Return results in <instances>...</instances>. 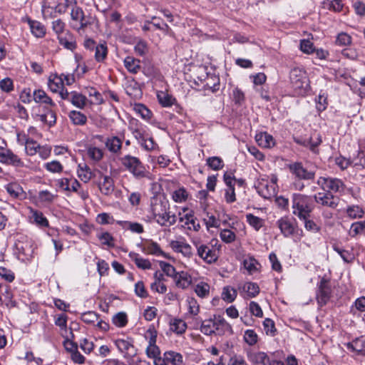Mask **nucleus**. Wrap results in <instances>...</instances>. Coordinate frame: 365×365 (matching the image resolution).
<instances>
[{
  "label": "nucleus",
  "instance_id": "nucleus-1",
  "mask_svg": "<svg viewBox=\"0 0 365 365\" xmlns=\"http://www.w3.org/2000/svg\"><path fill=\"white\" fill-rule=\"evenodd\" d=\"M150 212L153 219L161 227H170L177 222V217L171 214L168 200L162 195H155L150 199Z\"/></svg>",
  "mask_w": 365,
  "mask_h": 365
},
{
  "label": "nucleus",
  "instance_id": "nucleus-2",
  "mask_svg": "<svg viewBox=\"0 0 365 365\" xmlns=\"http://www.w3.org/2000/svg\"><path fill=\"white\" fill-rule=\"evenodd\" d=\"M292 213L299 219L310 217L314 210V204L310 196L294 193L292 198Z\"/></svg>",
  "mask_w": 365,
  "mask_h": 365
},
{
  "label": "nucleus",
  "instance_id": "nucleus-3",
  "mask_svg": "<svg viewBox=\"0 0 365 365\" xmlns=\"http://www.w3.org/2000/svg\"><path fill=\"white\" fill-rule=\"evenodd\" d=\"M120 164L136 179L149 178L150 172L145 168L141 160L131 155H125L119 158Z\"/></svg>",
  "mask_w": 365,
  "mask_h": 365
},
{
  "label": "nucleus",
  "instance_id": "nucleus-4",
  "mask_svg": "<svg viewBox=\"0 0 365 365\" xmlns=\"http://www.w3.org/2000/svg\"><path fill=\"white\" fill-rule=\"evenodd\" d=\"M71 16L72 19V27L78 32L84 31L85 29L91 24V18L86 16L83 9L77 6L71 9Z\"/></svg>",
  "mask_w": 365,
  "mask_h": 365
},
{
  "label": "nucleus",
  "instance_id": "nucleus-5",
  "mask_svg": "<svg viewBox=\"0 0 365 365\" xmlns=\"http://www.w3.org/2000/svg\"><path fill=\"white\" fill-rule=\"evenodd\" d=\"M317 182L325 192H340L344 190L343 182L338 178L320 177Z\"/></svg>",
  "mask_w": 365,
  "mask_h": 365
},
{
  "label": "nucleus",
  "instance_id": "nucleus-6",
  "mask_svg": "<svg viewBox=\"0 0 365 365\" xmlns=\"http://www.w3.org/2000/svg\"><path fill=\"white\" fill-rule=\"evenodd\" d=\"M290 173L298 180H312L315 178V173L308 170L302 165V163L294 162L288 165Z\"/></svg>",
  "mask_w": 365,
  "mask_h": 365
},
{
  "label": "nucleus",
  "instance_id": "nucleus-7",
  "mask_svg": "<svg viewBox=\"0 0 365 365\" xmlns=\"http://www.w3.org/2000/svg\"><path fill=\"white\" fill-rule=\"evenodd\" d=\"M182 355L173 351H165L161 358L155 359V365H182Z\"/></svg>",
  "mask_w": 365,
  "mask_h": 365
},
{
  "label": "nucleus",
  "instance_id": "nucleus-8",
  "mask_svg": "<svg viewBox=\"0 0 365 365\" xmlns=\"http://www.w3.org/2000/svg\"><path fill=\"white\" fill-rule=\"evenodd\" d=\"M314 198L318 205L332 209L336 208L339 202V198L330 192H319Z\"/></svg>",
  "mask_w": 365,
  "mask_h": 365
},
{
  "label": "nucleus",
  "instance_id": "nucleus-9",
  "mask_svg": "<svg viewBox=\"0 0 365 365\" xmlns=\"http://www.w3.org/2000/svg\"><path fill=\"white\" fill-rule=\"evenodd\" d=\"M331 293V289L328 281L323 278L320 281L317 293V302L320 307L325 305L329 302Z\"/></svg>",
  "mask_w": 365,
  "mask_h": 365
},
{
  "label": "nucleus",
  "instance_id": "nucleus-10",
  "mask_svg": "<svg viewBox=\"0 0 365 365\" xmlns=\"http://www.w3.org/2000/svg\"><path fill=\"white\" fill-rule=\"evenodd\" d=\"M257 189L259 195L265 199L272 198L276 194V179H272L270 183L267 180H262L259 182Z\"/></svg>",
  "mask_w": 365,
  "mask_h": 365
},
{
  "label": "nucleus",
  "instance_id": "nucleus-11",
  "mask_svg": "<svg viewBox=\"0 0 365 365\" xmlns=\"http://www.w3.org/2000/svg\"><path fill=\"white\" fill-rule=\"evenodd\" d=\"M179 216V222L182 227L194 231H198L200 230V225L196 222V218L192 211H189L182 216H181V213L180 212Z\"/></svg>",
  "mask_w": 365,
  "mask_h": 365
},
{
  "label": "nucleus",
  "instance_id": "nucleus-12",
  "mask_svg": "<svg viewBox=\"0 0 365 365\" xmlns=\"http://www.w3.org/2000/svg\"><path fill=\"white\" fill-rule=\"evenodd\" d=\"M197 251L198 256L204 259L207 263H212L217 259L215 251L211 250L206 245L200 244L197 242H194Z\"/></svg>",
  "mask_w": 365,
  "mask_h": 365
},
{
  "label": "nucleus",
  "instance_id": "nucleus-13",
  "mask_svg": "<svg viewBox=\"0 0 365 365\" xmlns=\"http://www.w3.org/2000/svg\"><path fill=\"white\" fill-rule=\"evenodd\" d=\"M289 78L292 87L296 90L303 88L307 83L305 73L298 68L291 70Z\"/></svg>",
  "mask_w": 365,
  "mask_h": 365
},
{
  "label": "nucleus",
  "instance_id": "nucleus-14",
  "mask_svg": "<svg viewBox=\"0 0 365 365\" xmlns=\"http://www.w3.org/2000/svg\"><path fill=\"white\" fill-rule=\"evenodd\" d=\"M0 163L17 167L24 166L22 160L10 150H6L0 153Z\"/></svg>",
  "mask_w": 365,
  "mask_h": 365
},
{
  "label": "nucleus",
  "instance_id": "nucleus-15",
  "mask_svg": "<svg viewBox=\"0 0 365 365\" xmlns=\"http://www.w3.org/2000/svg\"><path fill=\"white\" fill-rule=\"evenodd\" d=\"M282 234L288 237L293 235L295 227L291 220L287 217H282L277 222Z\"/></svg>",
  "mask_w": 365,
  "mask_h": 365
},
{
  "label": "nucleus",
  "instance_id": "nucleus-16",
  "mask_svg": "<svg viewBox=\"0 0 365 365\" xmlns=\"http://www.w3.org/2000/svg\"><path fill=\"white\" fill-rule=\"evenodd\" d=\"M170 247L175 252H180L185 257H190L192 255L191 246L184 242L173 240L170 242Z\"/></svg>",
  "mask_w": 365,
  "mask_h": 365
},
{
  "label": "nucleus",
  "instance_id": "nucleus-17",
  "mask_svg": "<svg viewBox=\"0 0 365 365\" xmlns=\"http://www.w3.org/2000/svg\"><path fill=\"white\" fill-rule=\"evenodd\" d=\"M115 344L118 350L130 357L135 355V349L132 343L128 340L118 339L115 340Z\"/></svg>",
  "mask_w": 365,
  "mask_h": 365
},
{
  "label": "nucleus",
  "instance_id": "nucleus-18",
  "mask_svg": "<svg viewBox=\"0 0 365 365\" xmlns=\"http://www.w3.org/2000/svg\"><path fill=\"white\" fill-rule=\"evenodd\" d=\"M58 40L59 43L68 50L73 51L76 48V39L69 31H66L64 36H59Z\"/></svg>",
  "mask_w": 365,
  "mask_h": 365
},
{
  "label": "nucleus",
  "instance_id": "nucleus-19",
  "mask_svg": "<svg viewBox=\"0 0 365 365\" xmlns=\"http://www.w3.org/2000/svg\"><path fill=\"white\" fill-rule=\"evenodd\" d=\"M103 179L102 182L98 183V187L103 195H110L114 191V182L113 178L108 175H103L101 174Z\"/></svg>",
  "mask_w": 365,
  "mask_h": 365
},
{
  "label": "nucleus",
  "instance_id": "nucleus-20",
  "mask_svg": "<svg viewBox=\"0 0 365 365\" xmlns=\"http://www.w3.org/2000/svg\"><path fill=\"white\" fill-rule=\"evenodd\" d=\"M215 334L223 335L225 333L232 334L231 325L222 317H215Z\"/></svg>",
  "mask_w": 365,
  "mask_h": 365
},
{
  "label": "nucleus",
  "instance_id": "nucleus-21",
  "mask_svg": "<svg viewBox=\"0 0 365 365\" xmlns=\"http://www.w3.org/2000/svg\"><path fill=\"white\" fill-rule=\"evenodd\" d=\"M156 335H151L149 340V345L146 349V354L149 358L153 359L154 364L155 365V359L161 358L160 351L158 346L155 344Z\"/></svg>",
  "mask_w": 365,
  "mask_h": 365
},
{
  "label": "nucleus",
  "instance_id": "nucleus-22",
  "mask_svg": "<svg viewBox=\"0 0 365 365\" xmlns=\"http://www.w3.org/2000/svg\"><path fill=\"white\" fill-rule=\"evenodd\" d=\"M247 357L252 363L257 365H267L269 361L267 354L262 351L250 352Z\"/></svg>",
  "mask_w": 365,
  "mask_h": 365
},
{
  "label": "nucleus",
  "instance_id": "nucleus-23",
  "mask_svg": "<svg viewBox=\"0 0 365 365\" xmlns=\"http://www.w3.org/2000/svg\"><path fill=\"white\" fill-rule=\"evenodd\" d=\"M48 86L53 93L58 92L63 87L62 76L51 74L48 80Z\"/></svg>",
  "mask_w": 365,
  "mask_h": 365
},
{
  "label": "nucleus",
  "instance_id": "nucleus-24",
  "mask_svg": "<svg viewBox=\"0 0 365 365\" xmlns=\"http://www.w3.org/2000/svg\"><path fill=\"white\" fill-rule=\"evenodd\" d=\"M348 349L359 354H365V336H361L347 344Z\"/></svg>",
  "mask_w": 365,
  "mask_h": 365
},
{
  "label": "nucleus",
  "instance_id": "nucleus-25",
  "mask_svg": "<svg viewBox=\"0 0 365 365\" xmlns=\"http://www.w3.org/2000/svg\"><path fill=\"white\" fill-rule=\"evenodd\" d=\"M173 279L175 282L176 286L181 289H186L191 284L190 276L184 272H178Z\"/></svg>",
  "mask_w": 365,
  "mask_h": 365
},
{
  "label": "nucleus",
  "instance_id": "nucleus-26",
  "mask_svg": "<svg viewBox=\"0 0 365 365\" xmlns=\"http://www.w3.org/2000/svg\"><path fill=\"white\" fill-rule=\"evenodd\" d=\"M200 331L207 336L215 334V317L213 319H209L202 321L200 326Z\"/></svg>",
  "mask_w": 365,
  "mask_h": 365
},
{
  "label": "nucleus",
  "instance_id": "nucleus-27",
  "mask_svg": "<svg viewBox=\"0 0 365 365\" xmlns=\"http://www.w3.org/2000/svg\"><path fill=\"white\" fill-rule=\"evenodd\" d=\"M105 145L110 152L118 153L122 148V141L119 138L113 136L108 138L105 142Z\"/></svg>",
  "mask_w": 365,
  "mask_h": 365
},
{
  "label": "nucleus",
  "instance_id": "nucleus-28",
  "mask_svg": "<svg viewBox=\"0 0 365 365\" xmlns=\"http://www.w3.org/2000/svg\"><path fill=\"white\" fill-rule=\"evenodd\" d=\"M124 66L125 68L132 73H137L140 69V60L133 56H127L124 59Z\"/></svg>",
  "mask_w": 365,
  "mask_h": 365
},
{
  "label": "nucleus",
  "instance_id": "nucleus-29",
  "mask_svg": "<svg viewBox=\"0 0 365 365\" xmlns=\"http://www.w3.org/2000/svg\"><path fill=\"white\" fill-rule=\"evenodd\" d=\"M117 223L123 229L129 230L132 232L141 234L144 232L143 226L138 222L130 221H118Z\"/></svg>",
  "mask_w": 365,
  "mask_h": 365
},
{
  "label": "nucleus",
  "instance_id": "nucleus-30",
  "mask_svg": "<svg viewBox=\"0 0 365 365\" xmlns=\"http://www.w3.org/2000/svg\"><path fill=\"white\" fill-rule=\"evenodd\" d=\"M129 256L138 268L142 269H149L151 268L150 262L147 259L142 258L138 254L130 252Z\"/></svg>",
  "mask_w": 365,
  "mask_h": 365
},
{
  "label": "nucleus",
  "instance_id": "nucleus-31",
  "mask_svg": "<svg viewBox=\"0 0 365 365\" xmlns=\"http://www.w3.org/2000/svg\"><path fill=\"white\" fill-rule=\"evenodd\" d=\"M33 98L36 103L48 104L51 106H55V103L53 102L52 99L48 96L46 92L43 90L35 91L34 92Z\"/></svg>",
  "mask_w": 365,
  "mask_h": 365
},
{
  "label": "nucleus",
  "instance_id": "nucleus-32",
  "mask_svg": "<svg viewBox=\"0 0 365 365\" xmlns=\"http://www.w3.org/2000/svg\"><path fill=\"white\" fill-rule=\"evenodd\" d=\"M78 176L84 182H88L93 178V173L91 168L86 165H79Z\"/></svg>",
  "mask_w": 365,
  "mask_h": 365
},
{
  "label": "nucleus",
  "instance_id": "nucleus-33",
  "mask_svg": "<svg viewBox=\"0 0 365 365\" xmlns=\"http://www.w3.org/2000/svg\"><path fill=\"white\" fill-rule=\"evenodd\" d=\"M256 140L259 145L263 148H270L274 145V140L272 136L267 133L257 135Z\"/></svg>",
  "mask_w": 365,
  "mask_h": 365
},
{
  "label": "nucleus",
  "instance_id": "nucleus-34",
  "mask_svg": "<svg viewBox=\"0 0 365 365\" xmlns=\"http://www.w3.org/2000/svg\"><path fill=\"white\" fill-rule=\"evenodd\" d=\"M86 97L83 94L78 93L76 91L71 92V99L70 101L71 103L79 108H83L86 103Z\"/></svg>",
  "mask_w": 365,
  "mask_h": 365
},
{
  "label": "nucleus",
  "instance_id": "nucleus-35",
  "mask_svg": "<svg viewBox=\"0 0 365 365\" xmlns=\"http://www.w3.org/2000/svg\"><path fill=\"white\" fill-rule=\"evenodd\" d=\"M29 24L31 31L35 36L38 38H42L46 34V29L40 22L36 21H29Z\"/></svg>",
  "mask_w": 365,
  "mask_h": 365
},
{
  "label": "nucleus",
  "instance_id": "nucleus-36",
  "mask_svg": "<svg viewBox=\"0 0 365 365\" xmlns=\"http://www.w3.org/2000/svg\"><path fill=\"white\" fill-rule=\"evenodd\" d=\"M94 51V57L96 61L98 62L104 61L108 55V47L106 44L105 43L98 44Z\"/></svg>",
  "mask_w": 365,
  "mask_h": 365
},
{
  "label": "nucleus",
  "instance_id": "nucleus-37",
  "mask_svg": "<svg viewBox=\"0 0 365 365\" xmlns=\"http://www.w3.org/2000/svg\"><path fill=\"white\" fill-rule=\"evenodd\" d=\"M6 191L14 198H18L24 195L22 187L16 182L9 183L6 186Z\"/></svg>",
  "mask_w": 365,
  "mask_h": 365
},
{
  "label": "nucleus",
  "instance_id": "nucleus-38",
  "mask_svg": "<svg viewBox=\"0 0 365 365\" xmlns=\"http://www.w3.org/2000/svg\"><path fill=\"white\" fill-rule=\"evenodd\" d=\"M132 134L139 143L143 142L145 138L149 135L146 129L142 125H136L135 128H130Z\"/></svg>",
  "mask_w": 365,
  "mask_h": 365
},
{
  "label": "nucleus",
  "instance_id": "nucleus-39",
  "mask_svg": "<svg viewBox=\"0 0 365 365\" xmlns=\"http://www.w3.org/2000/svg\"><path fill=\"white\" fill-rule=\"evenodd\" d=\"M170 329L178 334H182L187 329V324L182 319H175L170 323Z\"/></svg>",
  "mask_w": 365,
  "mask_h": 365
},
{
  "label": "nucleus",
  "instance_id": "nucleus-40",
  "mask_svg": "<svg viewBox=\"0 0 365 365\" xmlns=\"http://www.w3.org/2000/svg\"><path fill=\"white\" fill-rule=\"evenodd\" d=\"M188 192L184 187H180L173 192L172 198L178 203L185 202L188 197Z\"/></svg>",
  "mask_w": 365,
  "mask_h": 365
},
{
  "label": "nucleus",
  "instance_id": "nucleus-41",
  "mask_svg": "<svg viewBox=\"0 0 365 365\" xmlns=\"http://www.w3.org/2000/svg\"><path fill=\"white\" fill-rule=\"evenodd\" d=\"M69 118L75 125H83L87 121L86 116L80 111L72 110L69 113Z\"/></svg>",
  "mask_w": 365,
  "mask_h": 365
},
{
  "label": "nucleus",
  "instance_id": "nucleus-42",
  "mask_svg": "<svg viewBox=\"0 0 365 365\" xmlns=\"http://www.w3.org/2000/svg\"><path fill=\"white\" fill-rule=\"evenodd\" d=\"M322 137L319 134L311 135L307 139V147L314 153H318L317 147L322 143Z\"/></svg>",
  "mask_w": 365,
  "mask_h": 365
},
{
  "label": "nucleus",
  "instance_id": "nucleus-43",
  "mask_svg": "<svg viewBox=\"0 0 365 365\" xmlns=\"http://www.w3.org/2000/svg\"><path fill=\"white\" fill-rule=\"evenodd\" d=\"M159 103L163 107H170L174 104L175 99L170 95L163 91H160L157 95Z\"/></svg>",
  "mask_w": 365,
  "mask_h": 365
},
{
  "label": "nucleus",
  "instance_id": "nucleus-44",
  "mask_svg": "<svg viewBox=\"0 0 365 365\" xmlns=\"http://www.w3.org/2000/svg\"><path fill=\"white\" fill-rule=\"evenodd\" d=\"M247 222L255 230L258 231L264 225V221L262 218L249 213L246 215Z\"/></svg>",
  "mask_w": 365,
  "mask_h": 365
},
{
  "label": "nucleus",
  "instance_id": "nucleus-45",
  "mask_svg": "<svg viewBox=\"0 0 365 365\" xmlns=\"http://www.w3.org/2000/svg\"><path fill=\"white\" fill-rule=\"evenodd\" d=\"M365 230V220L356 222L351 224L349 235L351 237H355L361 234Z\"/></svg>",
  "mask_w": 365,
  "mask_h": 365
},
{
  "label": "nucleus",
  "instance_id": "nucleus-46",
  "mask_svg": "<svg viewBox=\"0 0 365 365\" xmlns=\"http://www.w3.org/2000/svg\"><path fill=\"white\" fill-rule=\"evenodd\" d=\"M243 290L247 292L249 297H255L259 292V287L257 283L247 282L242 287Z\"/></svg>",
  "mask_w": 365,
  "mask_h": 365
},
{
  "label": "nucleus",
  "instance_id": "nucleus-47",
  "mask_svg": "<svg viewBox=\"0 0 365 365\" xmlns=\"http://www.w3.org/2000/svg\"><path fill=\"white\" fill-rule=\"evenodd\" d=\"M52 29L57 35V38L63 35L67 31L66 30V24L60 19L52 21Z\"/></svg>",
  "mask_w": 365,
  "mask_h": 365
},
{
  "label": "nucleus",
  "instance_id": "nucleus-48",
  "mask_svg": "<svg viewBox=\"0 0 365 365\" xmlns=\"http://www.w3.org/2000/svg\"><path fill=\"white\" fill-rule=\"evenodd\" d=\"M45 169L52 173H61L63 167L58 160H52L44 164Z\"/></svg>",
  "mask_w": 365,
  "mask_h": 365
},
{
  "label": "nucleus",
  "instance_id": "nucleus-49",
  "mask_svg": "<svg viewBox=\"0 0 365 365\" xmlns=\"http://www.w3.org/2000/svg\"><path fill=\"white\" fill-rule=\"evenodd\" d=\"M99 315L92 311L84 312L81 314V320L88 324H94L98 320Z\"/></svg>",
  "mask_w": 365,
  "mask_h": 365
},
{
  "label": "nucleus",
  "instance_id": "nucleus-50",
  "mask_svg": "<svg viewBox=\"0 0 365 365\" xmlns=\"http://www.w3.org/2000/svg\"><path fill=\"white\" fill-rule=\"evenodd\" d=\"M237 297V291L230 287H225L223 288L222 293V298L227 302H232Z\"/></svg>",
  "mask_w": 365,
  "mask_h": 365
},
{
  "label": "nucleus",
  "instance_id": "nucleus-51",
  "mask_svg": "<svg viewBox=\"0 0 365 365\" xmlns=\"http://www.w3.org/2000/svg\"><path fill=\"white\" fill-rule=\"evenodd\" d=\"M348 216L352 219L361 218L363 217L364 212L361 207L358 205L349 206L346 209Z\"/></svg>",
  "mask_w": 365,
  "mask_h": 365
},
{
  "label": "nucleus",
  "instance_id": "nucleus-52",
  "mask_svg": "<svg viewBox=\"0 0 365 365\" xmlns=\"http://www.w3.org/2000/svg\"><path fill=\"white\" fill-rule=\"evenodd\" d=\"M207 165L214 170H219L224 167V163L220 157H210L207 159Z\"/></svg>",
  "mask_w": 365,
  "mask_h": 365
},
{
  "label": "nucleus",
  "instance_id": "nucleus-53",
  "mask_svg": "<svg viewBox=\"0 0 365 365\" xmlns=\"http://www.w3.org/2000/svg\"><path fill=\"white\" fill-rule=\"evenodd\" d=\"M15 247L19 253L25 257L30 256L31 247L29 242H24L21 240H17L15 243Z\"/></svg>",
  "mask_w": 365,
  "mask_h": 365
},
{
  "label": "nucleus",
  "instance_id": "nucleus-54",
  "mask_svg": "<svg viewBox=\"0 0 365 365\" xmlns=\"http://www.w3.org/2000/svg\"><path fill=\"white\" fill-rule=\"evenodd\" d=\"M134 110L137 113L140 114L143 119L150 120L151 118V111L144 105L140 103L135 104Z\"/></svg>",
  "mask_w": 365,
  "mask_h": 365
},
{
  "label": "nucleus",
  "instance_id": "nucleus-55",
  "mask_svg": "<svg viewBox=\"0 0 365 365\" xmlns=\"http://www.w3.org/2000/svg\"><path fill=\"white\" fill-rule=\"evenodd\" d=\"M134 51L137 55L144 56L148 53L149 47L145 41L140 40L135 45Z\"/></svg>",
  "mask_w": 365,
  "mask_h": 365
},
{
  "label": "nucleus",
  "instance_id": "nucleus-56",
  "mask_svg": "<svg viewBox=\"0 0 365 365\" xmlns=\"http://www.w3.org/2000/svg\"><path fill=\"white\" fill-rule=\"evenodd\" d=\"M88 155L91 159L96 162L100 161L103 157V152L97 147H90L88 149Z\"/></svg>",
  "mask_w": 365,
  "mask_h": 365
},
{
  "label": "nucleus",
  "instance_id": "nucleus-57",
  "mask_svg": "<svg viewBox=\"0 0 365 365\" xmlns=\"http://www.w3.org/2000/svg\"><path fill=\"white\" fill-rule=\"evenodd\" d=\"M112 321L115 326L123 327L128 323L127 315L124 312H119L113 316Z\"/></svg>",
  "mask_w": 365,
  "mask_h": 365
},
{
  "label": "nucleus",
  "instance_id": "nucleus-58",
  "mask_svg": "<svg viewBox=\"0 0 365 365\" xmlns=\"http://www.w3.org/2000/svg\"><path fill=\"white\" fill-rule=\"evenodd\" d=\"M150 24L157 29L163 31L165 34H168L170 30V26L167 24L163 23L160 19L157 16L152 17Z\"/></svg>",
  "mask_w": 365,
  "mask_h": 365
},
{
  "label": "nucleus",
  "instance_id": "nucleus-59",
  "mask_svg": "<svg viewBox=\"0 0 365 365\" xmlns=\"http://www.w3.org/2000/svg\"><path fill=\"white\" fill-rule=\"evenodd\" d=\"M98 238L101 241L103 245H107L110 247H113L115 246L114 238L108 232H105L98 234Z\"/></svg>",
  "mask_w": 365,
  "mask_h": 365
},
{
  "label": "nucleus",
  "instance_id": "nucleus-60",
  "mask_svg": "<svg viewBox=\"0 0 365 365\" xmlns=\"http://www.w3.org/2000/svg\"><path fill=\"white\" fill-rule=\"evenodd\" d=\"M33 218L34 222L39 226L46 227L48 226V221L44 217L43 214L39 211H33Z\"/></svg>",
  "mask_w": 365,
  "mask_h": 365
},
{
  "label": "nucleus",
  "instance_id": "nucleus-61",
  "mask_svg": "<svg viewBox=\"0 0 365 365\" xmlns=\"http://www.w3.org/2000/svg\"><path fill=\"white\" fill-rule=\"evenodd\" d=\"M244 339L250 346L255 345L258 340V336L252 329L246 330L244 334Z\"/></svg>",
  "mask_w": 365,
  "mask_h": 365
},
{
  "label": "nucleus",
  "instance_id": "nucleus-62",
  "mask_svg": "<svg viewBox=\"0 0 365 365\" xmlns=\"http://www.w3.org/2000/svg\"><path fill=\"white\" fill-rule=\"evenodd\" d=\"M40 145L33 139H31L25 145V151L28 155L33 156L38 153Z\"/></svg>",
  "mask_w": 365,
  "mask_h": 365
},
{
  "label": "nucleus",
  "instance_id": "nucleus-63",
  "mask_svg": "<svg viewBox=\"0 0 365 365\" xmlns=\"http://www.w3.org/2000/svg\"><path fill=\"white\" fill-rule=\"evenodd\" d=\"M304 221V227L307 231L312 232H317L320 230V227L314 221L310 219V217H307L305 219H299Z\"/></svg>",
  "mask_w": 365,
  "mask_h": 365
},
{
  "label": "nucleus",
  "instance_id": "nucleus-64",
  "mask_svg": "<svg viewBox=\"0 0 365 365\" xmlns=\"http://www.w3.org/2000/svg\"><path fill=\"white\" fill-rule=\"evenodd\" d=\"M351 163L354 166L365 168V151L359 150L357 155L351 160Z\"/></svg>",
  "mask_w": 365,
  "mask_h": 365
}]
</instances>
